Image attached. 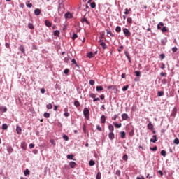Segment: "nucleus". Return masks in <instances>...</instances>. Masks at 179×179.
<instances>
[{
  "label": "nucleus",
  "mask_w": 179,
  "mask_h": 179,
  "mask_svg": "<svg viewBox=\"0 0 179 179\" xmlns=\"http://www.w3.org/2000/svg\"><path fill=\"white\" fill-rule=\"evenodd\" d=\"M83 114L86 120H89V115H90V110H89V108H85L83 109Z\"/></svg>",
  "instance_id": "f257e3e1"
},
{
  "label": "nucleus",
  "mask_w": 179,
  "mask_h": 179,
  "mask_svg": "<svg viewBox=\"0 0 179 179\" xmlns=\"http://www.w3.org/2000/svg\"><path fill=\"white\" fill-rule=\"evenodd\" d=\"M123 33L126 36V37H129V36H131V31H129V30L127 28H124L123 29Z\"/></svg>",
  "instance_id": "f03ea898"
},
{
  "label": "nucleus",
  "mask_w": 179,
  "mask_h": 179,
  "mask_svg": "<svg viewBox=\"0 0 179 179\" xmlns=\"http://www.w3.org/2000/svg\"><path fill=\"white\" fill-rule=\"evenodd\" d=\"M18 50L21 51L22 54H24V52H26V49L24 48V46L23 45H20L18 48Z\"/></svg>",
  "instance_id": "7ed1b4c3"
},
{
  "label": "nucleus",
  "mask_w": 179,
  "mask_h": 179,
  "mask_svg": "<svg viewBox=\"0 0 179 179\" xmlns=\"http://www.w3.org/2000/svg\"><path fill=\"white\" fill-rule=\"evenodd\" d=\"M108 138H109V139H110V141H113V139H114V138H115V135H114V133L113 131H110L108 134Z\"/></svg>",
  "instance_id": "20e7f679"
},
{
  "label": "nucleus",
  "mask_w": 179,
  "mask_h": 179,
  "mask_svg": "<svg viewBox=\"0 0 179 179\" xmlns=\"http://www.w3.org/2000/svg\"><path fill=\"white\" fill-rule=\"evenodd\" d=\"M41 13V10H40L39 8H36L34 10V15H36V16H40Z\"/></svg>",
  "instance_id": "39448f33"
},
{
  "label": "nucleus",
  "mask_w": 179,
  "mask_h": 179,
  "mask_svg": "<svg viewBox=\"0 0 179 179\" xmlns=\"http://www.w3.org/2000/svg\"><path fill=\"white\" fill-rule=\"evenodd\" d=\"M72 15L71 14V13L68 12L64 15V17L65 19H72Z\"/></svg>",
  "instance_id": "423d86ee"
},
{
  "label": "nucleus",
  "mask_w": 179,
  "mask_h": 179,
  "mask_svg": "<svg viewBox=\"0 0 179 179\" xmlns=\"http://www.w3.org/2000/svg\"><path fill=\"white\" fill-rule=\"evenodd\" d=\"M127 118H129V116H128V114L127 113L122 114V119L123 120V121L127 120Z\"/></svg>",
  "instance_id": "0eeeda50"
},
{
  "label": "nucleus",
  "mask_w": 179,
  "mask_h": 179,
  "mask_svg": "<svg viewBox=\"0 0 179 179\" xmlns=\"http://www.w3.org/2000/svg\"><path fill=\"white\" fill-rule=\"evenodd\" d=\"M45 24L47 27H51L52 26V24L48 20H45Z\"/></svg>",
  "instance_id": "6e6552de"
},
{
  "label": "nucleus",
  "mask_w": 179,
  "mask_h": 179,
  "mask_svg": "<svg viewBox=\"0 0 179 179\" xmlns=\"http://www.w3.org/2000/svg\"><path fill=\"white\" fill-rule=\"evenodd\" d=\"M16 131H17V134H18V135H22V128L20 127L17 126Z\"/></svg>",
  "instance_id": "1a4fd4ad"
},
{
  "label": "nucleus",
  "mask_w": 179,
  "mask_h": 179,
  "mask_svg": "<svg viewBox=\"0 0 179 179\" xmlns=\"http://www.w3.org/2000/svg\"><path fill=\"white\" fill-rule=\"evenodd\" d=\"M69 166L71 169H75V167L76 166V163L73 161H71L69 163Z\"/></svg>",
  "instance_id": "9d476101"
},
{
  "label": "nucleus",
  "mask_w": 179,
  "mask_h": 179,
  "mask_svg": "<svg viewBox=\"0 0 179 179\" xmlns=\"http://www.w3.org/2000/svg\"><path fill=\"white\" fill-rule=\"evenodd\" d=\"M81 22H82V23H86V24H90V22H89V21L87 20V19L85 18V17L81 19Z\"/></svg>",
  "instance_id": "9b49d317"
},
{
  "label": "nucleus",
  "mask_w": 179,
  "mask_h": 179,
  "mask_svg": "<svg viewBox=\"0 0 179 179\" xmlns=\"http://www.w3.org/2000/svg\"><path fill=\"white\" fill-rule=\"evenodd\" d=\"M163 26H164V24L163 22H159L158 24H157V29L158 30H162V27H163Z\"/></svg>",
  "instance_id": "f8f14e48"
},
{
  "label": "nucleus",
  "mask_w": 179,
  "mask_h": 179,
  "mask_svg": "<svg viewBox=\"0 0 179 179\" xmlns=\"http://www.w3.org/2000/svg\"><path fill=\"white\" fill-rule=\"evenodd\" d=\"M101 122L102 124H106V116L104 115H103L101 117Z\"/></svg>",
  "instance_id": "ddd939ff"
},
{
  "label": "nucleus",
  "mask_w": 179,
  "mask_h": 179,
  "mask_svg": "<svg viewBox=\"0 0 179 179\" xmlns=\"http://www.w3.org/2000/svg\"><path fill=\"white\" fill-rule=\"evenodd\" d=\"M100 45L102 47L103 50H106L107 48V45L105 42H101Z\"/></svg>",
  "instance_id": "4468645a"
},
{
  "label": "nucleus",
  "mask_w": 179,
  "mask_h": 179,
  "mask_svg": "<svg viewBox=\"0 0 179 179\" xmlns=\"http://www.w3.org/2000/svg\"><path fill=\"white\" fill-rule=\"evenodd\" d=\"M124 54H125V56L127 57V58L129 59V62H131V57H129V53L128 52V51H125Z\"/></svg>",
  "instance_id": "2eb2a0df"
},
{
  "label": "nucleus",
  "mask_w": 179,
  "mask_h": 179,
  "mask_svg": "<svg viewBox=\"0 0 179 179\" xmlns=\"http://www.w3.org/2000/svg\"><path fill=\"white\" fill-rule=\"evenodd\" d=\"M147 128L148 129H150L151 131L153 129V124L151 123V122H150L148 125H147Z\"/></svg>",
  "instance_id": "dca6fc26"
},
{
  "label": "nucleus",
  "mask_w": 179,
  "mask_h": 179,
  "mask_svg": "<svg viewBox=\"0 0 179 179\" xmlns=\"http://www.w3.org/2000/svg\"><path fill=\"white\" fill-rule=\"evenodd\" d=\"M54 36H57V37H59L60 32L59 30H55L53 32Z\"/></svg>",
  "instance_id": "f3484780"
},
{
  "label": "nucleus",
  "mask_w": 179,
  "mask_h": 179,
  "mask_svg": "<svg viewBox=\"0 0 179 179\" xmlns=\"http://www.w3.org/2000/svg\"><path fill=\"white\" fill-rule=\"evenodd\" d=\"M103 89V86L101 85L96 86V92H102Z\"/></svg>",
  "instance_id": "a211bd4d"
},
{
  "label": "nucleus",
  "mask_w": 179,
  "mask_h": 179,
  "mask_svg": "<svg viewBox=\"0 0 179 179\" xmlns=\"http://www.w3.org/2000/svg\"><path fill=\"white\" fill-rule=\"evenodd\" d=\"M157 96H158V97H162V96H164V92L163 91H159L157 93Z\"/></svg>",
  "instance_id": "6ab92c4d"
},
{
  "label": "nucleus",
  "mask_w": 179,
  "mask_h": 179,
  "mask_svg": "<svg viewBox=\"0 0 179 179\" xmlns=\"http://www.w3.org/2000/svg\"><path fill=\"white\" fill-rule=\"evenodd\" d=\"M0 110L2 111L3 113H6V111H8V108L6 106L0 107Z\"/></svg>",
  "instance_id": "aec40b11"
},
{
  "label": "nucleus",
  "mask_w": 179,
  "mask_h": 179,
  "mask_svg": "<svg viewBox=\"0 0 179 179\" xmlns=\"http://www.w3.org/2000/svg\"><path fill=\"white\" fill-rule=\"evenodd\" d=\"M108 129H109V131H110V132H113L114 131V126H113V124H109Z\"/></svg>",
  "instance_id": "412c9836"
},
{
  "label": "nucleus",
  "mask_w": 179,
  "mask_h": 179,
  "mask_svg": "<svg viewBox=\"0 0 179 179\" xmlns=\"http://www.w3.org/2000/svg\"><path fill=\"white\" fill-rule=\"evenodd\" d=\"M125 131H121L120 132V136L122 138V139H125Z\"/></svg>",
  "instance_id": "4be33fe9"
},
{
  "label": "nucleus",
  "mask_w": 179,
  "mask_h": 179,
  "mask_svg": "<svg viewBox=\"0 0 179 179\" xmlns=\"http://www.w3.org/2000/svg\"><path fill=\"white\" fill-rule=\"evenodd\" d=\"M24 176H29L30 175V171L27 169L24 171Z\"/></svg>",
  "instance_id": "5701e85b"
},
{
  "label": "nucleus",
  "mask_w": 179,
  "mask_h": 179,
  "mask_svg": "<svg viewBox=\"0 0 179 179\" xmlns=\"http://www.w3.org/2000/svg\"><path fill=\"white\" fill-rule=\"evenodd\" d=\"M74 106L76 107H80V103H79V101H74Z\"/></svg>",
  "instance_id": "b1692460"
},
{
  "label": "nucleus",
  "mask_w": 179,
  "mask_h": 179,
  "mask_svg": "<svg viewBox=\"0 0 179 179\" xmlns=\"http://www.w3.org/2000/svg\"><path fill=\"white\" fill-rule=\"evenodd\" d=\"M43 117L45 118H50V113H47V112L44 113Z\"/></svg>",
  "instance_id": "393cba45"
},
{
  "label": "nucleus",
  "mask_w": 179,
  "mask_h": 179,
  "mask_svg": "<svg viewBox=\"0 0 179 179\" xmlns=\"http://www.w3.org/2000/svg\"><path fill=\"white\" fill-rule=\"evenodd\" d=\"M28 27H29V29H31V30H33V29H34V25H33V24H31V23H29Z\"/></svg>",
  "instance_id": "a878e982"
},
{
  "label": "nucleus",
  "mask_w": 179,
  "mask_h": 179,
  "mask_svg": "<svg viewBox=\"0 0 179 179\" xmlns=\"http://www.w3.org/2000/svg\"><path fill=\"white\" fill-rule=\"evenodd\" d=\"M67 159L69 160H73V155H67Z\"/></svg>",
  "instance_id": "bb28decb"
},
{
  "label": "nucleus",
  "mask_w": 179,
  "mask_h": 179,
  "mask_svg": "<svg viewBox=\"0 0 179 179\" xmlns=\"http://www.w3.org/2000/svg\"><path fill=\"white\" fill-rule=\"evenodd\" d=\"M166 150H162L161 151V155L163 156L164 157H166Z\"/></svg>",
  "instance_id": "cd10ccee"
},
{
  "label": "nucleus",
  "mask_w": 179,
  "mask_h": 179,
  "mask_svg": "<svg viewBox=\"0 0 179 179\" xmlns=\"http://www.w3.org/2000/svg\"><path fill=\"white\" fill-rule=\"evenodd\" d=\"M94 164H96V162H94V160H90V162H89V165L90 166H94Z\"/></svg>",
  "instance_id": "c85d7f7f"
},
{
  "label": "nucleus",
  "mask_w": 179,
  "mask_h": 179,
  "mask_svg": "<svg viewBox=\"0 0 179 179\" xmlns=\"http://www.w3.org/2000/svg\"><path fill=\"white\" fill-rule=\"evenodd\" d=\"M161 43H162V44H166L167 43V38H164L162 39Z\"/></svg>",
  "instance_id": "c756f323"
},
{
  "label": "nucleus",
  "mask_w": 179,
  "mask_h": 179,
  "mask_svg": "<svg viewBox=\"0 0 179 179\" xmlns=\"http://www.w3.org/2000/svg\"><path fill=\"white\" fill-rule=\"evenodd\" d=\"M7 150H8V153H12L13 152V148L12 147H8L7 148Z\"/></svg>",
  "instance_id": "7c9ffc66"
},
{
  "label": "nucleus",
  "mask_w": 179,
  "mask_h": 179,
  "mask_svg": "<svg viewBox=\"0 0 179 179\" xmlns=\"http://www.w3.org/2000/svg\"><path fill=\"white\" fill-rule=\"evenodd\" d=\"M96 179H101V173L98 172L96 176Z\"/></svg>",
  "instance_id": "2f4dec72"
},
{
  "label": "nucleus",
  "mask_w": 179,
  "mask_h": 179,
  "mask_svg": "<svg viewBox=\"0 0 179 179\" xmlns=\"http://www.w3.org/2000/svg\"><path fill=\"white\" fill-rule=\"evenodd\" d=\"M2 129H3V130L8 129V124H2Z\"/></svg>",
  "instance_id": "473e14b6"
},
{
  "label": "nucleus",
  "mask_w": 179,
  "mask_h": 179,
  "mask_svg": "<svg viewBox=\"0 0 179 179\" xmlns=\"http://www.w3.org/2000/svg\"><path fill=\"white\" fill-rule=\"evenodd\" d=\"M90 7L92 8V9H94V8H96V3L95 2H92L90 3Z\"/></svg>",
  "instance_id": "72a5a7b5"
},
{
  "label": "nucleus",
  "mask_w": 179,
  "mask_h": 179,
  "mask_svg": "<svg viewBox=\"0 0 179 179\" xmlns=\"http://www.w3.org/2000/svg\"><path fill=\"white\" fill-rule=\"evenodd\" d=\"M115 31H117V33H120V31H121V27L120 26L116 27Z\"/></svg>",
  "instance_id": "f704fd0d"
},
{
  "label": "nucleus",
  "mask_w": 179,
  "mask_h": 179,
  "mask_svg": "<svg viewBox=\"0 0 179 179\" xmlns=\"http://www.w3.org/2000/svg\"><path fill=\"white\" fill-rule=\"evenodd\" d=\"M46 108H48V110H51V109L52 108V104L48 103V104L46 106Z\"/></svg>",
  "instance_id": "c9c22d12"
},
{
  "label": "nucleus",
  "mask_w": 179,
  "mask_h": 179,
  "mask_svg": "<svg viewBox=\"0 0 179 179\" xmlns=\"http://www.w3.org/2000/svg\"><path fill=\"white\" fill-rule=\"evenodd\" d=\"M150 150H152V152H156V150H157V146H154L153 148L150 147Z\"/></svg>",
  "instance_id": "e433bc0d"
},
{
  "label": "nucleus",
  "mask_w": 179,
  "mask_h": 179,
  "mask_svg": "<svg viewBox=\"0 0 179 179\" xmlns=\"http://www.w3.org/2000/svg\"><path fill=\"white\" fill-rule=\"evenodd\" d=\"M90 97H91V99H94L96 97V94L90 92Z\"/></svg>",
  "instance_id": "4c0bfd02"
},
{
  "label": "nucleus",
  "mask_w": 179,
  "mask_h": 179,
  "mask_svg": "<svg viewBox=\"0 0 179 179\" xmlns=\"http://www.w3.org/2000/svg\"><path fill=\"white\" fill-rule=\"evenodd\" d=\"M129 12H131V8H129V10H128V8H126L125 10H124V15H129Z\"/></svg>",
  "instance_id": "58836bf2"
},
{
  "label": "nucleus",
  "mask_w": 179,
  "mask_h": 179,
  "mask_svg": "<svg viewBox=\"0 0 179 179\" xmlns=\"http://www.w3.org/2000/svg\"><path fill=\"white\" fill-rule=\"evenodd\" d=\"M129 87L128 85H126V86H124L122 90L123 92H127V90H128Z\"/></svg>",
  "instance_id": "ea45409f"
},
{
  "label": "nucleus",
  "mask_w": 179,
  "mask_h": 179,
  "mask_svg": "<svg viewBox=\"0 0 179 179\" xmlns=\"http://www.w3.org/2000/svg\"><path fill=\"white\" fill-rule=\"evenodd\" d=\"M173 143H175V145H179V139L175 138L173 141Z\"/></svg>",
  "instance_id": "a19ab883"
},
{
  "label": "nucleus",
  "mask_w": 179,
  "mask_h": 179,
  "mask_svg": "<svg viewBox=\"0 0 179 179\" xmlns=\"http://www.w3.org/2000/svg\"><path fill=\"white\" fill-rule=\"evenodd\" d=\"M161 30H162V33H166V31H167V27H163Z\"/></svg>",
  "instance_id": "79ce46f5"
},
{
  "label": "nucleus",
  "mask_w": 179,
  "mask_h": 179,
  "mask_svg": "<svg viewBox=\"0 0 179 179\" xmlns=\"http://www.w3.org/2000/svg\"><path fill=\"white\" fill-rule=\"evenodd\" d=\"M106 33H107V34H110V37H114V34H113V33H111V31L106 30Z\"/></svg>",
  "instance_id": "37998d69"
},
{
  "label": "nucleus",
  "mask_w": 179,
  "mask_h": 179,
  "mask_svg": "<svg viewBox=\"0 0 179 179\" xmlns=\"http://www.w3.org/2000/svg\"><path fill=\"white\" fill-rule=\"evenodd\" d=\"M88 58H93V52H90L87 55Z\"/></svg>",
  "instance_id": "c03bdc74"
},
{
  "label": "nucleus",
  "mask_w": 179,
  "mask_h": 179,
  "mask_svg": "<svg viewBox=\"0 0 179 179\" xmlns=\"http://www.w3.org/2000/svg\"><path fill=\"white\" fill-rule=\"evenodd\" d=\"M64 73L68 75L69 73V69H66L64 70Z\"/></svg>",
  "instance_id": "a18cd8bd"
},
{
  "label": "nucleus",
  "mask_w": 179,
  "mask_h": 179,
  "mask_svg": "<svg viewBox=\"0 0 179 179\" xmlns=\"http://www.w3.org/2000/svg\"><path fill=\"white\" fill-rule=\"evenodd\" d=\"M114 125H115V128H121L122 124L121 123H120V124L114 123Z\"/></svg>",
  "instance_id": "49530a36"
},
{
  "label": "nucleus",
  "mask_w": 179,
  "mask_h": 179,
  "mask_svg": "<svg viewBox=\"0 0 179 179\" xmlns=\"http://www.w3.org/2000/svg\"><path fill=\"white\" fill-rule=\"evenodd\" d=\"M135 74H136V76L139 77V76H141V71H136Z\"/></svg>",
  "instance_id": "de8ad7c7"
},
{
  "label": "nucleus",
  "mask_w": 179,
  "mask_h": 179,
  "mask_svg": "<svg viewBox=\"0 0 179 179\" xmlns=\"http://www.w3.org/2000/svg\"><path fill=\"white\" fill-rule=\"evenodd\" d=\"M63 139H64V141H69V137L64 134L63 135Z\"/></svg>",
  "instance_id": "09e8293b"
},
{
  "label": "nucleus",
  "mask_w": 179,
  "mask_h": 179,
  "mask_svg": "<svg viewBox=\"0 0 179 179\" xmlns=\"http://www.w3.org/2000/svg\"><path fill=\"white\" fill-rule=\"evenodd\" d=\"M75 38H78V34H73L72 36V40H75Z\"/></svg>",
  "instance_id": "8fccbe9b"
},
{
  "label": "nucleus",
  "mask_w": 179,
  "mask_h": 179,
  "mask_svg": "<svg viewBox=\"0 0 179 179\" xmlns=\"http://www.w3.org/2000/svg\"><path fill=\"white\" fill-rule=\"evenodd\" d=\"M172 51L173 52H177V51H178V48H177V47H173L172 48Z\"/></svg>",
  "instance_id": "3c124183"
},
{
  "label": "nucleus",
  "mask_w": 179,
  "mask_h": 179,
  "mask_svg": "<svg viewBox=\"0 0 179 179\" xmlns=\"http://www.w3.org/2000/svg\"><path fill=\"white\" fill-rule=\"evenodd\" d=\"M96 129H97V131H99V132H101V131H102L101 127H100L99 124L96 125Z\"/></svg>",
  "instance_id": "603ef678"
},
{
  "label": "nucleus",
  "mask_w": 179,
  "mask_h": 179,
  "mask_svg": "<svg viewBox=\"0 0 179 179\" xmlns=\"http://www.w3.org/2000/svg\"><path fill=\"white\" fill-rule=\"evenodd\" d=\"M159 58H161V59H164V58H166V55H164V54H161L160 55H159Z\"/></svg>",
  "instance_id": "864d4df0"
},
{
  "label": "nucleus",
  "mask_w": 179,
  "mask_h": 179,
  "mask_svg": "<svg viewBox=\"0 0 179 179\" xmlns=\"http://www.w3.org/2000/svg\"><path fill=\"white\" fill-rule=\"evenodd\" d=\"M94 83H95V82H94V80H90V85L91 86H94Z\"/></svg>",
  "instance_id": "5fc2aeb1"
},
{
  "label": "nucleus",
  "mask_w": 179,
  "mask_h": 179,
  "mask_svg": "<svg viewBox=\"0 0 179 179\" xmlns=\"http://www.w3.org/2000/svg\"><path fill=\"white\" fill-rule=\"evenodd\" d=\"M116 176H121V171L117 170L115 172Z\"/></svg>",
  "instance_id": "6e6d98bb"
},
{
  "label": "nucleus",
  "mask_w": 179,
  "mask_h": 179,
  "mask_svg": "<svg viewBox=\"0 0 179 179\" xmlns=\"http://www.w3.org/2000/svg\"><path fill=\"white\" fill-rule=\"evenodd\" d=\"M123 160H124V162H127V160H128V155H123Z\"/></svg>",
  "instance_id": "4d7b16f0"
},
{
  "label": "nucleus",
  "mask_w": 179,
  "mask_h": 179,
  "mask_svg": "<svg viewBox=\"0 0 179 179\" xmlns=\"http://www.w3.org/2000/svg\"><path fill=\"white\" fill-rule=\"evenodd\" d=\"M127 21V23H130L131 24V23H132V18L128 17Z\"/></svg>",
  "instance_id": "13d9d810"
},
{
  "label": "nucleus",
  "mask_w": 179,
  "mask_h": 179,
  "mask_svg": "<svg viewBox=\"0 0 179 179\" xmlns=\"http://www.w3.org/2000/svg\"><path fill=\"white\" fill-rule=\"evenodd\" d=\"M134 130H131V131L129 132V136H134Z\"/></svg>",
  "instance_id": "bf43d9fd"
},
{
  "label": "nucleus",
  "mask_w": 179,
  "mask_h": 179,
  "mask_svg": "<svg viewBox=\"0 0 179 179\" xmlns=\"http://www.w3.org/2000/svg\"><path fill=\"white\" fill-rule=\"evenodd\" d=\"M111 89H115V86H114V85H110V86H108V90H111Z\"/></svg>",
  "instance_id": "052dcab7"
},
{
  "label": "nucleus",
  "mask_w": 179,
  "mask_h": 179,
  "mask_svg": "<svg viewBox=\"0 0 179 179\" xmlns=\"http://www.w3.org/2000/svg\"><path fill=\"white\" fill-rule=\"evenodd\" d=\"M72 64H73L74 65H76L78 63L76 62V60L75 59H72L71 60Z\"/></svg>",
  "instance_id": "680f3d73"
},
{
  "label": "nucleus",
  "mask_w": 179,
  "mask_h": 179,
  "mask_svg": "<svg viewBox=\"0 0 179 179\" xmlns=\"http://www.w3.org/2000/svg\"><path fill=\"white\" fill-rule=\"evenodd\" d=\"M50 143H52V145H53V146H55V141H54V139L50 140Z\"/></svg>",
  "instance_id": "e2e57ef3"
},
{
  "label": "nucleus",
  "mask_w": 179,
  "mask_h": 179,
  "mask_svg": "<svg viewBox=\"0 0 179 179\" xmlns=\"http://www.w3.org/2000/svg\"><path fill=\"white\" fill-rule=\"evenodd\" d=\"M64 61V62L68 63L69 61V57H65Z\"/></svg>",
  "instance_id": "0e129e2a"
},
{
  "label": "nucleus",
  "mask_w": 179,
  "mask_h": 179,
  "mask_svg": "<svg viewBox=\"0 0 179 179\" xmlns=\"http://www.w3.org/2000/svg\"><path fill=\"white\" fill-rule=\"evenodd\" d=\"M64 117H69V113L65 112V113H64Z\"/></svg>",
  "instance_id": "69168bd1"
},
{
  "label": "nucleus",
  "mask_w": 179,
  "mask_h": 179,
  "mask_svg": "<svg viewBox=\"0 0 179 179\" xmlns=\"http://www.w3.org/2000/svg\"><path fill=\"white\" fill-rule=\"evenodd\" d=\"M29 149H33V148H34V144H33V143H31V144H29Z\"/></svg>",
  "instance_id": "338daca9"
},
{
  "label": "nucleus",
  "mask_w": 179,
  "mask_h": 179,
  "mask_svg": "<svg viewBox=\"0 0 179 179\" xmlns=\"http://www.w3.org/2000/svg\"><path fill=\"white\" fill-rule=\"evenodd\" d=\"M136 179H145V177L144 176H141V177L137 176Z\"/></svg>",
  "instance_id": "774afa93"
}]
</instances>
